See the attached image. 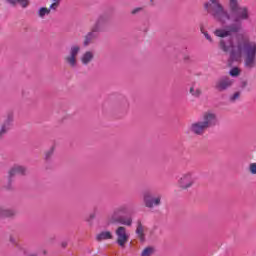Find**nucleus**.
Here are the masks:
<instances>
[{
	"mask_svg": "<svg viewBox=\"0 0 256 256\" xmlns=\"http://www.w3.org/2000/svg\"><path fill=\"white\" fill-rule=\"evenodd\" d=\"M57 7H59V2H54L50 5V9H52L53 11H56Z\"/></svg>",
	"mask_w": 256,
	"mask_h": 256,
	"instance_id": "28",
	"label": "nucleus"
},
{
	"mask_svg": "<svg viewBox=\"0 0 256 256\" xmlns=\"http://www.w3.org/2000/svg\"><path fill=\"white\" fill-rule=\"evenodd\" d=\"M12 125H13V114H8L7 118L0 125V139H3V137H5L7 133H9V130L11 129Z\"/></svg>",
	"mask_w": 256,
	"mask_h": 256,
	"instance_id": "11",
	"label": "nucleus"
},
{
	"mask_svg": "<svg viewBox=\"0 0 256 256\" xmlns=\"http://www.w3.org/2000/svg\"><path fill=\"white\" fill-rule=\"evenodd\" d=\"M190 57L189 56H185L184 57V61H189Z\"/></svg>",
	"mask_w": 256,
	"mask_h": 256,
	"instance_id": "32",
	"label": "nucleus"
},
{
	"mask_svg": "<svg viewBox=\"0 0 256 256\" xmlns=\"http://www.w3.org/2000/svg\"><path fill=\"white\" fill-rule=\"evenodd\" d=\"M6 3H9L10 5H17L18 0H6Z\"/></svg>",
	"mask_w": 256,
	"mask_h": 256,
	"instance_id": "29",
	"label": "nucleus"
},
{
	"mask_svg": "<svg viewBox=\"0 0 256 256\" xmlns=\"http://www.w3.org/2000/svg\"><path fill=\"white\" fill-rule=\"evenodd\" d=\"M195 185V178L193 177V172L189 171L178 179V187L183 190L191 189Z\"/></svg>",
	"mask_w": 256,
	"mask_h": 256,
	"instance_id": "7",
	"label": "nucleus"
},
{
	"mask_svg": "<svg viewBox=\"0 0 256 256\" xmlns=\"http://www.w3.org/2000/svg\"><path fill=\"white\" fill-rule=\"evenodd\" d=\"M67 245H68L67 241L62 242L61 243L62 249H66Z\"/></svg>",
	"mask_w": 256,
	"mask_h": 256,
	"instance_id": "31",
	"label": "nucleus"
},
{
	"mask_svg": "<svg viewBox=\"0 0 256 256\" xmlns=\"http://www.w3.org/2000/svg\"><path fill=\"white\" fill-rule=\"evenodd\" d=\"M136 235L141 243H145V228L143 227L141 220L137 221Z\"/></svg>",
	"mask_w": 256,
	"mask_h": 256,
	"instance_id": "16",
	"label": "nucleus"
},
{
	"mask_svg": "<svg viewBox=\"0 0 256 256\" xmlns=\"http://www.w3.org/2000/svg\"><path fill=\"white\" fill-rule=\"evenodd\" d=\"M200 31H201V33H203V35L205 36V38H206L208 41H210V43H211V41H213V40L211 39V36L209 35V33H207V31H205V29L203 28V26H201Z\"/></svg>",
	"mask_w": 256,
	"mask_h": 256,
	"instance_id": "25",
	"label": "nucleus"
},
{
	"mask_svg": "<svg viewBox=\"0 0 256 256\" xmlns=\"http://www.w3.org/2000/svg\"><path fill=\"white\" fill-rule=\"evenodd\" d=\"M190 93H191V95H193V97H201V89H199V88L195 89L194 87H191Z\"/></svg>",
	"mask_w": 256,
	"mask_h": 256,
	"instance_id": "20",
	"label": "nucleus"
},
{
	"mask_svg": "<svg viewBox=\"0 0 256 256\" xmlns=\"http://www.w3.org/2000/svg\"><path fill=\"white\" fill-rule=\"evenodd\" d=\"M16 215H17V210L0 207V219H5L7 217H15Z\"/></svg>",
	"mask_w": 256,
	"mask_h": 256,
	"instance_id": "14",
	"label": "nucleus"
},
{
	"mask_svg": "<svg viewBox=\"0 0 256 256\" xmlns=\"http://www.w3.org/2000/svg\"><path fill=\"white\" fill-rule=\"evenodd\" d=\"M220 49L222 51H230V61H239V58L244 54L245 67L253 69L256 64V43L251 41L240 40L236 45L230 42L229 45L225 43V40L220 41Z\"/></svg>",
	"mask_w": 256,
	"mask_h": 256,
	"instance_id": "2",
	"label": "nucleus"
},
{
	"mask_svg": "<svg viewBox=\"0 0 256 256\" xmlns=\"http://www.w3.org/2000/svg\"><path fill=\"white\" fill-rule=\"evenodd\" d=\"M53 153H55V148H54V147L50 148V149L46 152V154H45V160H46V161H49V159H51V157H53Z\"/></svg>",
	"mask_w": 256,
	"mask_h": 256,
	"instance_id": "22",
	"label": "nucleus"
},
{
	"mask_svg": "<svg viewBox=\"0 0 256 256\" xmlns=\"http://www.w3.org/2000/svg\"><path fill=\"white\" fill-rule=\"evenodd\" d=\"M23 9L29 7V0H18L17 2Z\"/></svg>",
	"mask_w": 256,
	"mask_h": 256,
	"instance_id": "24",
	"label": "nucleus"
},
{
	"mask_svg": "<svg viewBox=\"0 0 256 256\" xmlns=\"http://www.w3.org/2000/svg\"><path fill=\"white\" fill-rule=\"evenodd\" d=\"M30 256H37V254H32V255H30Z\"/></svg>",
	"mask_w": 256,
	"mask_h": 256,
	"instance_id": "36",
	"label": "nucleus"
},
{
	"mask_svg": "<svg viewBox=\"0 0 256 256\" xmlns=\"http://www.w3.org/2000/svg\"><path fill=\"white\" fill-rule=\"evenodd\" d=\"M107 239H113V234L110 231H102L96 235V241L101 243V241H107Z\"/></svg>",
	"mask_w": 256,
	"mask_h": 256,
	"instance_id": "17",
	"label": "nucleus"
},
{
	"mask_svg": "<svg viewBox=\"0 0 256 256\" xmlns=\"http://www.w3.org/2000/svg\"><path fill=\"white\" fill-rule=\"evenodd\" d=\"M110 20L111 17L109 15L102 14L97 18L95 24L92 26V29L99 33L100 31H103V27H105V25H107V23H109Z\"/></svg>",
	"mask_w": 256,
	"mask_h": 256,
	"instance_id": "10",
	"label": "nucleus"
},
{
	"mask_svg": "<svg viewBox=\"0 0 256 256\" xmlns=\"http://www.w3.org/2000/svg\"><path fill=\"white\" fill-rule=\"evenodd\" d=\"M99 37V32L94 31V28H91V31L87 33V35L84 37L83 45L84 47H88V45H91L95 39Z\"/></svg>",
	"mask_w": 256,
	"mask_h": 256,
	"instance_id": "13",
	"label": "nucleus"
},
{
	"mask_svg": "<svg viewBox=\"0 0 256 256\" xmlns=\"http://www.w3.org/2000/svg\"><path fill=\"white\" fill-rule=\"evenodd\" d=\"M49 13H51V9L45 7L40 8L38 12L39 17H45V15H49Z\"/></svg>",
	"mask_w": 256,
	"mask_h": 256,
	"instance_id": "19",
	"label": "nucleus"
},
{
	"mask_svg": "<svg viewBox=\"0 0 256 256\" xmlns=\"http://www.w3.org/2000/svg\"><path fill=\"white\" fill-rule=\"evenodd\" d=\"M125 107H129V102L125 101Z\"/></svg>",
	"mask_w": 256,
	"mask_h": 256,
	"instance_id": "35",
	"label": "nucleus"
},
{
	"mask_svg": "<svg viewBox=\"0 0 256 256\" xmlns=\"http://www.w3.org/2000/svg\"><path fill=\"white\" fill-rule=\"evenodd\" d=\"M54 3H61V0H53Z\"/></svg>",
	"mask_w": 256,
	"mask_h": 256,
	"instance_id": "34",
	"label": "nucleus"
},
{
	"mask_svg": "<svg viewBox=\"0 0 256 256\" xmlns=\"http://www.w3.org/2000/svg\"><path fill=\"white\" fill-rule=\"evenodd\" d=\"M27 173V168L23 166H14L9 171V177H15V175H25Z\"/></svg>",
	"mask_w": 256,
	"mask_h": 256,
	"instance_id": "15",
	"label": "nucleus"
},
{
	"mask_svg": "<svg viewBox=\"0 0 256 256\" xmlns=\"http://www.w3.org/2000/svg\"><path fill=\"white\" fill-rule=\"evenodd\" d=\"M93 57H95L93 52L87 51L83 54V56L81 58V62L83 63V65H89V63H91V61H93Z\"/></svg>",
	"mask_w": 256,
	"mask_h": 256,
	"instance_id": "18",
	"label": "nucleus"
},
{
	"mask_svg": "<svg viewBox=\"0 0 256 256\" xmlns=\"http://www.w3.org/2000/svg\"><path fill=\"white\" fill-rule=\"evenodd\" d=\"M228 7L230 14L219 0H209L204 3L205 11L218 23L225 25L227 21L233 20V24L228 25L226 29H216L214 32L216 37H231L233 33H239L243 29V21L249 20V8L239 5L238 0H229Z\"/></svg>",
	"mask_w": 256,
	"mask_h": 256,
	"instance_id": "1",
	"label": "nucleus"
},
{
	"mask_svg": "<svg viewBox=\"0 0 256 256\" xmlns=\"http://www.w3.org/2000/svg\"><path fill=\"white\" fill-rule=\"evenodd\" d=\"M10 241H11V243H15V238L10 237Z\"/></svg>",
	"mask_w": 256,
	"mask_h": 256,
	"instance_id": "33",
	"label": "nucleus"
},
{
	"mask_svg": "<svg viewBox=\"0 0 256 256\" xmlns=\"http://www.w3.org/2000/svg\"><path fill=\"white\" fill-rule=\"evenodd\" d=\"M143 202L145 207L153 209V207H159L161 205V196L153 197V192L146 190L143 193Z\"/></svg>",
	"mask_w": 256,
	"mask_h": 256,
	"instance_id": "5",
	"label": "nucleus"
},
{
	"mask_svg": "<svg viewBox=\"0 0 256 256\" xmlns=\"http://www.w3.org/2000/svg\"><path fill=\"white\" fill-rule=\"evenodd\" d=\"M240 96H241V92H236L230 99L231 101H237V99H239Z\"/></svg>",
	"mask_w": 256,
	"mask_h": 256,
	"instance_id": "27",
	"label": "nucleus"
},
{
	"mask_svg": "<svg viewBox=\"0 0 256 256\" xmlns=\"http://www.w3.org/2000/svg\"><path fill=\"white\" fill-rule=\"evenodd\" d=\"M129 213V205L122 204L114 208L112 214L108 218V225H126V227H131L133 225V218L125 217Z\"/></svg>",
	"mask_w": 256,
	"mask_h": 256,
	"instance_id": "4",
	"label": "nucleus"
},
{
	"mask_svg": "<svg viewBox=\"0 0 256 256\" xmlns=\"http://www.w3.org/2000/svg\"><path fill=\"white\" fill-rule=\"evenodd\" d=\"M139 11H141V8H135L131 13L132 15H136V13H139Z\"/></svg>",
	"mask_w": 256,
	"mask_h": 256,
	"instance_id": "30",
	"label": "nucleus"
},
{
	"mask_svg": "<svg viewBox=\"0 0 256 256\" xmlns=\"http://www.w3.org/2000/svg\"><path fill=\"white\" fill-rule=\"evenodd\" d=\"M219 120L217 119V114L207 111L202 115V120L194 122L190 126V131L194 135L203 136L207 129H211L218 125Z\"/></svg>",
	"mask_w": 256,
	"mask_h": 256,
	"instance_id": "3",
	"label": "nucleus"
},
{
	"mask_svg": "<svg viewBox=\"0 0 256 256\" xmlns=\"http://www.w3.org/2000/svg\"><path fill=\"white\" fill-rule=\"evenodd\" d=\"M232 85H233V80H231V78L222 77L216 82L215 89L217 91L223 92V91H227V89H229V87H232Z\"/></svg>",
	"mask_w": 256,
	"mask_h": 256,
	"instance_id": "12",
	"label": "nucleus"
},
{
	"mask_svg": "<svg viewBox=\"0 0 256 256\" xmlns=\"http://www.w3.org/2000/svg\"><path fill=\"white\" fill-rule=\"evenodd\" d=\"M81 51V47L74 45L70 49V55L65 58L66 63L70 65V67H77V55Z\"/></svg>",
	"mask_w": 256,
	"mask_h": 256,
	"instance_id": "9",
	"label": "nucleus"
},
{
	"mask_svg": "<svg viewBox=\"0 0 256 256\" xmlns=\"http://www.w3.org/2000/svg\"><path fill=\"white\" fill-rule=\"evenodd\" d=\"M143 202L145 207L153 209V207H159L161 205V196L153 197V192L146 190L143 193Z\"/></svg>",
	"mask_w": 256,
	"mask_h": 256,
	"instance_id": "6",
	"label": "nucleus"
},
{
	"mask_svg": "<svg viewBox=\"0 0 256 256\" xmlns=\"http://www.w3.org/2000/svg\"><path fill=\"white\" fill-rule=\"evenodd\" d=\"M115 235L117 236L116 243L119 247L125 248L127 242L129 241V234H127V228L125 226H120L116 229Z\"/></svg>",
	"mask_w": 256,
	"mask_h": 256,
	"instance_id": "8",
	"label": "nucleus"
},
{
	"mask_svg": "<svg viewBox=\"0 0 256 256\" xmlns=\"http://www.w3.org/2000/svg\"><path fill=\"white\" fill-rule=\"evenodd\" d=\"M239 73H241V70H239L237 67H234L230 70L231 77H239Z\"/></svg>",
	"mask_w": 256,
	"mask_h": 256,
	"instance_id": "23",
	"label": "nucleus"
},
{
	"mask_svg": "<svg viewBox=\"0 0 256 256\" xmlns=\"http://www.w3.org/2000/svg\"><path fill=\"white\" fill-rule=\"evenodd\" d=\"M153 251V247H147L142 251L141 256H151Z\"/></svg>",
	"mask_w": 256,
	"mask_h": 256,
	"instance_id": "21",
	"label": "nucleus"
},
{
	"mask_svg": "<svg viewBox=\"0 0 256 256\" xmlns=\"http://www.w3.org/2000/svg\"><path fill=\"white\" fill-rule=\"evenodd\" d=\"M249 171L252 175H256V163H251L249 165Z\"/></svg>",
	"mask_w": 256,
	"mask_h": 256,
	"instance_id": "26",
	"label": "nucleus"
}]
</instances>
